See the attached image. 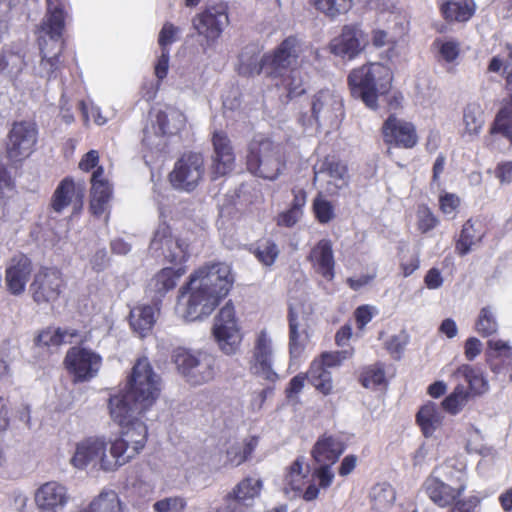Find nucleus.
Returning <instances> with one entry per match:
<instances>
[{"instance_id": "obj_9", "label": "nucleus", "mask_w": 512, "mask_h": 512, "mask_svg": "<svg viewBox=\"0 0 512 512\" xmlns=\"http://www.w3.org/2000/svg\"><path fill=\"white\" fill-rule=\"evenodd\" d=\"M143 407H152L160 395L161 377L154 372L146 357L134 364L124 388Z\"/></svg>"}, {"instance_id": "obj_44", "label": "nucleus", "mask_w": 512, "mask_h": 512, "mask_svg": "<svg viewBox=\"0 0 512 512\" xmlns=\"http://www.w3.org/2000/svg\"><path fill=\"white\" fill-rule=\"evenodd\" d=\"M455 375L463 378L475 394H482L488 390V382L479 369L470 365L460 366Z\"/></svg>"}, {"instance_id": "obj_63", "label": "nucleus", "mask_w": 512, "mask_h": 512, "mask_svg": "<svg viewBox=\"0 0 512 512\" xmlns=\"http://www.w3.org/2000/svg\"><path fill=\"white\" fill-rule=\"evenodd\" d=\"M464 354L467 360H474L482 351V343L475 337H470L466 340L464 346Z\"/></svg>"}, {"instance_id": "obj_62", "label": "nucleus", "mask_w": 512, "mask_h": 512, "mask_svg": "<svg viewBox=\"0 0 512 512\" xmlns=\"http://www.w3.org/2000/svg\"><path fill=\"white\" fill-rule=\"evenodd\" d=\"M374 308L369 305H362L355 311V319L360 329H363L368 324L374 315Z\"/></svg>"}, {"instance_id": "obj_26", "label": "nucleus", "mask_w": 512, "mask_h": 512, "mask_svg": "<svg viewBox=\"0 0 512 512\" xmlns=\"http://www.w3.org/2000/svg\"><path fill=\"white\" fill-rule=\"evenodd\" d=\"M384 141L402 148H412L417 143V135L413 124L390 115L383 124Z\"/></svg>"}, {"instance_id": "obj_51", "label": "nucleus", "mask_w": 512, "mask_h": 512, "mask_svg": "<svg viewBox=\"0 0 512 512\" xmlns=\"http://www.w3.org/2000/svg\"><path fill=\"white\" fill-rule=\"evenodd\" d=\"M362 385L366 388H375L385 382V371L382 365L375 364L365 368L361 375Z\"/></svg>"}, {"instance_id": "obj_4", "label": "nucleus", "mask_w": 512, "mask_h": 512, "mask_svg": "<svg viewBox=\"0 0 512 512\" xmlns=\"http://www.w3.org/2000/svg\"><path fill=\"white\" fill-rule=\"evenodd\" d=\"M47 12L41 29L45 36L39 38L41 59L33 67L34 75L51 80L60 69L59 56L62 53V33L65 26V0H46Z\"/></svg>"}, {"instance_id": "obj_46", "label": "nucleus", "mask_w": 512, "mask_h": 512, "mask_svg": "<svg viewBox=\"0 0 512 512\" xmlns=\"http://www.w3.org/2000/svg\"><path fill=\"white\" fill-rule=\"evenodd\" d=\"M308 379L311 384L324 395H328L333 388L332 376L330 371L314 361L308 372Z\"/></svg>"}, {"instance_id": "obj_30", "label": "nucleus", "mask_w": 512, "mask_h": 512, "mask_svg": "<svg viewBox=\"0 0 512 512\" xmlns=\"http://www.w3.org/2000/svg\"><path fill=\"white\" fill-rule=\"evenodd\" d=\"M315 271L328 281L333 280L335 273V261L333 255L332 244L330 240H320L311 250L309 254Z\"/></svg>"}, {"instance_id": "obj_10", "label": "nucleus", "mask_w": 512, "mask_h": 512, "mask_svg": "<svg viewBox=\"0 0 512 512\" xmlns=\"http://www.w3.org/2000/svg\"><path fill=\"white\" fill-rule=\"evenodd\" d=\"M212 333L222 353L232 356L239 352L243 334L231 302H227L215 316Z\"/></svg>"}, {"instance_id": "obj_2", "label": "nucleus", "mask_w": 512, "mask_h": 512, "mask_svg": "<svg viewBox=\"0 0 512 512\" xmlns=\"http://www.w3.org/2000/svg\"><path fill=\"white\" fill-rule=\"evenodd\" d=\"M303 42L296 36L285 38L273 51L264 54V74L275 86L286 92L288 99L305 93L306 81L303 72L296 67Z\"/></svg>"}, {"instance_id": "obj_34", "label": "nucleus", "mask_w": 512, "mask_h": 512, "mask_svg": "<svg viewBox=\"0 0 512 512\" xmlns=\"http://www.w3.org/2000/svg\"><path fill=\"white\" fill-rule=\"evenodd\" d=\"M261 48L256 43L246 45L240 52L238 72L243 76L259 75L264 72V55L260 57Z\"/></svg>"}, {"instance_id": "obj_27", "label": "nucleus", "mask_w": 512, "mask_h": 512, "mask_svg": "<svg viewBox=\"0 0 512 512\" xmlns=\"http://www.w3.org/2000/svg\"><path fill=\"white\" fill-rule=\"evenodd\" d=\"M32 272L30 259L23 255L14 256L6 268L5 282L8 291L13 295H21Z\"/></svg>"}, {"instance_id": "obj_15", "label": "nucleus", "mask_w": 512, "mask_h": 512, "mask_svg": "<svg viewBox=\"0 0 512 512\" xmlns=\"http://www.w3.org/2000/svg\"><path fill=\"white\" fill-rule=\"evenodd\" d=\"M205 174L204 158L199 153L184 154L169 175L172 186L183 191H193Z\"/></svg>"}, {"instance_id": "obj_35", "label": "nucleus", "mask_w": 512, "mask_h": 512, "mask_svg": "<svg viewBox=\"0 0 512 512\" xmlns=\"http://www.w3.org/2000/svg\"><path fill=\"white\" fill-rule=\"evenodd\" d=\"M262 488L263 482L260 478L246 477L226 497L237 500L238 504L243 505L247 512L254 499L260 495Z\"/></svg>"}, {"instance_id": "obj_33", "label": "nucleus", "mask_w": 512, "mask_h": 512, "mask_svg": "<svg viewBox=\"0 0 512 512\" xmlns=\"http://www.w3.org/2000/svg\"><path fill=\"white\" fill-rule=\"evenodd\" d=\"M160 312V305L152 302L151 305H140L130 311V326L139 336L144 337L153 328Z\"/></svg>"}, {"instance_id": "obj_48", "label": "nucleus", "mask_w": 512, "mask_h": 512, "mask_svg": "<svg viewBox=\"0 0 512 512\" xmlns=\"http://www.w3.org/2000/svg\"><path fill=\"white\" fill-rule=\"evenodd\" d=\"M251 250L258 261L265 266H271L279 255L277 245L269 239L258 241Z\"/></svg>"}, {"instance_id": "obj_11", "label": "nucleus", "mask_w": 512, "mask_h": 512, "mask_svg": "<svg viewBox=\"0 0 512 512\" xmlns=\"http://www.w3.org/2000/svg\"><path fill=\"white\" fill-rule=\"evenodd\" d=\"M344 116L342 98L335 91L325 89L316 93L310 102V114L303 113L299 122L311 126L313 122L319 125L337 124Z\"/></svg>"}, {"instance_id": "obj_47", "label": "nucleus", "mask_w": 512, "mask_h": 512, "mask_svg": "<svg viewBox=\"0 0 512 512\" xmlns=\"http://www.w3.org/2000/svg\"><path fill=\"white\" fill-rule=\"evenodd\" d=\"M74 193V182L66 178L60 182L52 197V208L61 213L71 202Z\"/></svg>"}, {"instance_id": "obj_8", "label": "nucleus", "mask_w": 512, "mask_h": 512, "mask_svg": "<svg viewBox=\"0 0 512 512\" xmlns=\"http://www.w3.org/2000/svg\"><path fill=\"white\" fill-rule=\"evenodd\" d=\"M172 360L185 381L199 386L212 381L216 375V358L203 350L176 348Z\"/></svg>"}, {"instance_id": "obj_53", "label": "nucleus", "mask_w": 512, "mask_h": 512, "mask_svg": "<svg viewBox=\"0 0 512 512\" xmlns=\"http://www.w3.org/2000/svg\"><path fill=\"white\" fill-rule=\"evenodd\" d=\"M187 502L183 497H167L154 503L155 512H183Z\"/></svg>"}, {"instance_id": "obj_42", "label": "nucleus", "mask_w": 512, "mask_h": 512, "mask_svg": "<svg viewBox=\"0 0 512 512\" xmlns=\"http://www.w3.org/2000/svg\"><path fill=\"white\" fill-rule=\"evenodd\" d=\"M24 56L19 52L5 51L0 55V73L14 81L25 66Z\"/></svg>"}, {"instance_id": "obj_43", "label": "nucleus", "mask_w": 512, "mask_h": 512, "mask_svg": "<svg viewBox=\"0 0 512 512\" xmlns=\"http://www.w3.org/2000/svg\"><path fill=\"white\" fill-rule=\"evenodd\" d=\"M78 337L75 329L58 328L54 331H43L36 338L37 345L40 346H59L63 343H72L73 339Z\"/></svg>"}, {"instance_id": "obj_24", "label": "nucleus", "mask_w": 512, "mask_h": 512, "mask_svg": "<svg viewBox=\"0 0 512 512\" xmlns=\"http://www.w3.org/2000/svg\"><path fill=\"white\" fill-rule=\"evenodd\" d=\"M368 44V36L355 24L345 25L340 36L331 43V51L349 59L357 56Z\"/></svg>"}, {"instance_id": "obj_5", "label": "nucleus", "mask_w": 512, "mask_h": 512, "mask_svg": "<svg viewBox=\"0 0 512 512\" xmlns=\"http://www.w3.org/2000/svg\"><path fill=\"white\" fill-rule=\"evenodd\" d=\"M138 402L124 389L110 396L108 408L112 420L122 428L118 439L140 452L148 435L144 415L151 407H143Z\"/></svg>"}, {"instance_id": "obj_57", "label": "nucleus", "mask_w": 512, "mask_h": 512, "mask_svg": "<svg viewBox=\"0 0 512 512\" xmlns=\"http://www.w3.org/2000/svg\"><path fill=\"white\" fill-rule=\"evenodd\" d=\"M179 29L172 23H165L159 33L158 43L161 50L169 49L168 46L176 41V35Z\"/></svg>"}, {"instance_id": "obj_31", "label": "nucleus", "mask_w": 512, "mask_h": 512, "mask_svg": "<svg viewBox=\"0 0 512 512\" xmlns=\"http://www.w3.org/2000/svg\"><path fill=\"white\" fill-rule=\"evenodd\" d=\"M103 172V168L98 167L91 177L90 210L96 216L102 215L107 210L112 194L109 183L103 178Z\"/></svg>"}, {"instance_id": "obj_58", "label": "nucleus", "mask_w": 512, "mask_h": 512, "mask_svg": "<svg viewBox=\"0 0 512 512\" xmlns=\"http://www.w3.org/2000/svg\"><path fill=\"white\" fill-rule=\"evenodd\" d=\"M459 44L455 41H446L440 44L439 53L446 62H453L459 56Z\"/></svg>"}, {"instance_id": "obj_20", "label": "nucleus", "mask_w": 512, "mask_h": 512, "mask_svg": "<svg viewBox=\"0 0 512 512\" xmlns=\"http://www.w3.org/2000/svg\"><path fill=\"white\" fill-rule=\"evenodd\" d=\"M62 277L59 270L55 268L40 269L30 284V292L37 304L55 301L62 287Z\"/></svg>"}, {"instance_id": "obj_50", "label": "nucleus", "mask_w": 512, "mask_h": 512, "mask_svg": "<svg viewBox=\"0 0 512 512\" xmlns=\"http://www.w3.org/2000/svg\"><path fill=\"white\" fill-rule=\"evenodd\" d=\"M353 0H316V8L330 18L347 13Z\"/></svg>"}, {"instance_id": "obj_49", "label": "nucleus", "mask_w": 512, "mask_h": 512, "mask_svg": "<svg viewBox=\"0 0 512 512\" xmlns=\"http://www.w3.org/2000/svg\"><path fill=\"white\" fill-rule=\"evenodd\" d=\"M469 393L464 385L458 384L454 391L447 396L441 403L442 410L450 414L459 413L467 403Z\"/></svg>"}, {"instance_id": "obj_14", "label": "nucleus", "mask_w": 512, "mask_h": 512, "mask_svg": "<svg viewBox=\"0 0 512 512\" xmlns=\"http://www.w3.org/2000/svg\"><path fill=\"white\" fill-rule=\"evenodd\" d=\"M38 141V128L32 121L14 122L7 136L6 155L13 162L18 163L28 158Z\"/></svg>"}, {"instance_id": "obj_21", "label": "nucleus", "mask_w": 512, "mask_h": 512, "mask_svg": "<svg viewBox=\"0 0 512 512\" xmlns=\"http://www.w3.org/2000/svg\"><path fill=\"white\" fill-rule=\"evenodd\" d=\"M452 470V465L445 463L434 470V475L427 479L426 491L430 499L440 507H446L454 503L461 491L464 489L462 485L455 488L446 484L441 477L448 479V475Z\"/></svg>"}, {"instance_id": "obj_52", "label": "nucleus", "mask_w": 512, "mask_h": 512, "mask_svg": "<svg viewBox=\"0 0 512 512\" xmlns=\"http://www.w3.org/2000/svg\"><path fill=\"white\" fill-rule=\"evenodd\" d=\"M313 211L316 219L322 224L329 223L335 216L331 202L324 199L320 194L313 201Z\"/></svg>"}, {"instance_id": "obj_60", "label": "nucleus", "mask_w": 512, "mask_h": 512, "mask_svg": "<svg viewBox=\"0 0 512 512\" xmlns=\"http://www.w3.org/2000/svg\"><path fill=\"white\" fill-rule=\"evenodd\" d=\"M488 348L493 351L491 357H506L512 360V348L503 340H489Z\"/></svg>"}, {"instance_id": "obj_23", "label": "nucleus", "mask_w": 512, "mask_h": 512, "mask_svg": "<svg viewBox=\"0 0 512 512\" xmlns=\"http://www.w3.org/2000/svg\"><path fill=\"white\" fill-rule=\"evenodd\" d=\"M314 180L326 182V192L335 195L348 185L347 167L333 157H327L314 166Z\"/></svg>"}, {"instance_id": "obj_25", "label": "nucleus", "mask_w": 512, "mask_h": 512, "mask_svg": "<svg viewBox=\"0 0 512 512\" xmlns=\"http://www.w3.org/2000/svg\"><path fill=\"white\" fill-rule=\"evenodd\" d=\"M212 173L214 178L230 173L235 164V154L231 141L224 131H214L212 135Z\"/></svg>"}, {"instance_id": "obj_22", "label": "nucleus", "mask_w": 512, "mask_h": 512, "mask_svg": "<svg viewBox=\"0 0 512 512\" xmlns=\"http://www.w3.org/2000/svg\"><path fill=\"white\" fill-rule=\"evenodd\" d=\"M34 500L40 512H64L70 502V494L65 485L48 481L37 488Z\"/></svg>"}, {"instance_id": "obj_18", "label": "nucleus", "mask_w": 512, "mask_h": 512, "mask_svg": "<svg viewBox=\"0 0 512 512\" xmlns=\"http://www.w3.org/2000/svg\"><path fill=\"white\" fill-rule=\"evenodd\" d=\"M65 365L75 382L89 381L97 375L101 357L91 350L72 347L66 354Z\"/></svg>"}, {"instance_id": "obj_61", "label": "nucleus", "mask_w": 512, "mask_h": 512, "mask_svg": "<svg viewBox=\"0 0 512 512\" xmlns=\"http://www.w3.org/2000/svg\"><path fill=\"white\" fill-rule=\"evenodd\" d=\"M333 464L318 465L315 469V475L319 479V484L322 488H327L331 485L334 479V473L331 470Z\"/></svg>"}, {"instance_id": "obj_6", "label": "nucleus", "mask_w": 512, "mask_h": 512, "mask_svg": "<svg viewBox=\"0 0 512 512\" xmlns=\"http://www.w3.org/2000/svg\"><path fill=\"white\" fill-rule=\"evenodd\" d=\"M391 80L390 69L380 63H370L354 69L348 76L352 95L360 98L371 109L377 108L378 96L389 91Z\"/></svg>"}, {"instance_id": "obj_36", "label": "nucleus", "mask_w": 512, "mask_h": 512, "mask_svg": "<svg viewBox=\"0 0 512 512\" xmlns=\"http://www.w3.org/2000/svg\"><path fill=\"white\" fill-rule=\"evenodd\" d=\"M416 419L425 437H430L442 423V408L434 402H428L421 407Z\"/></svg>"}, {"instance_id": "obj_29", "label": "nucleus", "mask_w": 512, "mask_h": 512, "mask_svg": "<svg viewBox=\"0 0 512 512\" xmlns=\"http://www.w3.org/2000/svg\"><path fill=\"white\" fill-rule=\"evenodd\" d=\"M185 273L183 267L174 268H163L158 272L148 284V294L150 295L152 302L161 304L162 298L166 293L175 288L177 281Z\"/></svg>"}, {"instance_id": "obj_56", "label": "nucleus", "mask_w": 512, "mask_h": 512, "mask_svg": "<svg viewBox=\"0 0 512 512\" xmlns=\"http://www.w3.org/2000/svg\"><path fill=\"white\" fill-rule=\"evenodd\" d=\"M14 183L10 173L3 166H0V202L12 197Z\"/></svg>"}, {"instance_id": "obj_54", "label": "nucleus", "mask_w": 512, "mask_h": 512, "mask_svg": "<svg viewBox=\"0 0 512 512\" xmlns=\"http://www.w3.org/2000/svg\"><path fill=\"white\" fill-rule=\"evenodd\" d=\"M490 368L499 380L504 381L508 373L512 374V360L506 357H492ZM508 378L512 382L510 376Z\"/></svg>"}, {"instance_id": "obj_64", "label": "nucleus", "mask_w": 512, "mask_h": 512, "mask_svg": "<svg viewBox=\"0 0 512 512\" xmlns=\"http://www.w3.org/2000/svg\"><path fill=\"white\" fill-rule=\"evenodd\" d=\"M460 200L455 194L446 193L440 197V208L445 214H452L459 206Z\"/></svg>"}, {"instance_id": "obj_39", "label": "nucleus", "mask_w": 512, "mask_h": 512, "mask_svg": "<svg viewBox=\"0 0 512 512\" xmlns=\"http://www.w3.org/2000/svg\"><path fill=\"white\" fill-rule=\"evenodd\" d=\"M304 461L303 458H297L289 467L287 474L284 478V493L290 497H296L304 485V479L307 476L308 469L303 471Z\"/></svg>"}, {"instance_id": "obj_12", "label": "nucleus", "mask_w": 512, "mask_h": 512, "mask_svg": "<svg viewBox=\"0 0 512 512\" xmlns=\"http://www.w3.org/2000/svg\"><path fill=\"white\" fill-rule=\"evenodd\" d=\"M185 122L184 114L174 107L159 110L152 127L144 129L143 144L151 150H164L166 136L178 133L185 126Z\"/></svg>"}, {"instance_id": "obj_28", "label": "nucleus", "mask_w": 512, "mask_h": 512, "mask_svg": "<svg viewBox=\"0 0 512 512\" xmlns=\"http://www.w3.org/2000/svg\"><path fill=\"white\" fill-rule=\"evenodd\" d=\"M508 59L505 62L506 88L511 94L509 102L498 112L491 133H501L512 141V45H508Z\"/></svg>"}, {"instance_id": "obj_17", "label": "nucleus", "mask_w": 512, "mask_h": 512, "mask_svg": "<svg viewBox=\"0 0 512 512\" xmlns=\"http://www.w3.org/2000/svg\"><path fill=\"white\" fill-rule=\"evenodd\" d=\"M228 22V15L222 6L207 8L193 18L194 29L205 39V44H201L204 50L216 42Z\"/></svg>"}, {"instance_id": "obj_19", "label": "nucleus", "mask_w": 512, "mask_h": 512, "mask_svg": "<svg viewBox=\"0 0 512 512\" xmlns=\"http://www.w3.org/2000/svg\"><path fill=\"white\" fill-rule=\"evenodd\" d=\"M309 315L303 305H289V353L291 358H298L309 340Z\"/></svg>"}, {"instance_id": "obj_3", "label": "nucleus", "mask_w": 512, "mask_h": 512, "mask_svg": "<svg viewBox=\"0 0 512 512\" xmlns=\"http://www.w3.org/2000/svg\"><path fill=\"white\" fill-rule=\"evenodd\" d=\"M138 453L124 440L117 438L114 441H107L104 437L93 436L76 444L70 463L80 470L91 467L111 472L128 463Z\"/></svg>"}, {"instance_id": "obj_37", "label": "nucleus", "mask_w": 512, "mask_h": 512, "mask_svg": "<svg viewBox=\"0 0 512 512\" xmlns=\"http://www.w3.org/2000/svg\"><path fill=\"white\" fill-rule=\"evenodd\" d=\"M441 12L449 22H466L475 13V4L468 0H451L441 5Z\"/></svg>"}, {"instance_id": "obj_16", "label": "nucleus", "mask_w": 512, "mask_h": 512, "mask_svg": "<svg viewBox=\"0 0 512 512\" xmlns=\"http://www.w3.org/2000/svg\"><path fill=\"white\" fill-rule=\"evenodd\" d=\"M273 340L266 329L260 330L254 340L250 370L253 374L270 382L278 380L273 368Z\"/></svg>"}, {"instance_id": "obj_45", "label": "nucleus", "mask_w": 512, "mask_h": 512, "mask_svg": "<svg viewBox=\"0 0 512 512\" xmlns=\"http://www.w3.org/2000/svg\"><path fill=\"white\" fill-rule=\"evenodd\" d=\"M496 310L492 306H485L479 311L475 322V330L483 337H489L498 331Z\"/></svg>"}, {"instance_id": "obj_32", "label": "nucleus", "mask_w": 512, "mask_h": 512, "mask_svg": "<svg viewBox=\"0 0 512 512\" xmlns=\"http://www.w3.org/2000/svg\"><path fill=\"white\" fill-rule=\"evenodd\" d=\"M345 450V444L336 437L322 436L317 440L312 457L317 465L334 464Z\"/></svg>"}, {"instance_id": "obj_59", "label": "nucleus", "mask_w": 512, "mask_h": 512, "mask_svg": "<svg viewBox=\"0 0 512 512\" xmlns=\"http://www.w3.org/2000/svg\"><path fill=\"white\" fill-rule=\"evenodd\" d=\"M303 211H298L290 207L287 211L282 212L277 217V224L284 227L294 226L302 217Z\"/></svg>"}, {"instance_id": "obj_7", "label": "nucleus", "mask_w": 512, "mask_h": 512, "mask_svg": "<svg viewBox=\"0 0 512 512\" xmlns=\"http://www.w3.org/2000/svg\"><path fill=\"white\" fill-rule=\"evenodd\" d=\"M285 167V152L280 144L262 136L252 139L247 154V168L251 173L267 180H275Z\"/></svg>"}, {"instance_id": "obj_41", "label": "nucleus", "mask_w": 512, "mask_h": 512, "mask_svg": "<svg viewBox=\"0 0 512 512\" xmlns=\"http://www.w3.org/2000/svg\"><path fill=\"white\" fill-rule=\"evenodd\" d=\"M482 237L483 233L475 228L471 220H468L463 225L459 239L456 242V252L461 256L468 254L482 240Z\"/></svg>"}, {"instance_id": "obj_38", "label": "nucleus", "mask_w": 512, "mask_h": 512, "mask_svg": "<svg viewBox=\"0 0 512 512\" xmlns=\"http://www.w3.org/2000/svg\"><path fill=\"white\" fill-rule=\"evenodd\" d=\"M484 122L481 105L476 102L467 104L463 111V137H468L469 139L477 137L482 130Z\"/></svg>"}, {"instance_id": "obj_1", "label": "nucleus", "mask_w": 512, "mask_h": 512, "mask_svg": "<svg viewBox=\"0 0 512 512\" xmlns=\"http://www.w3.org/2000/svg\"><path fill=\"white\" fill-rule=\"evenodd\" d=\"M234 283L231 267L223 262L206 264L195 271L180 290L178 310L185 321L208 317Z\"/></svg>"}, {"instance_id": "obj_55", "label": "nucleus", "mask_w": 512, "mask_h": 512, "mask_svg": "<svg viewBox=\"0 0 512 512\" xmlns=\"http://www.w3.org/2000/svg\"><path fill=\"white\" fill-rule=\"evenodd\" d=\"M418 229L422 233H427L438 225V219L427 207H422L418 210Z\"/></svg>"}, {"instance_id": "obj_40", "label": "nucleus", "mask_w": 512, "mask_h": 512, "mask_svg": "<svg viewBox=\"0 0 512 512\" xmlns=\"http://www.w3.org/2000/svg\"><path fill=\"white\" fill-rule=\"evenodd\" d=\"M82 512H121V504L117 493L113 490H103L94 497Z\"/></svg>"}, {"instance_id": "obj_13", "label": "nucleus", "mask_w": 512, "mask_h": 512, "mask_svg": "<svg viewBox=\"0 0 512 512\" xmlns=\"http://www.w3.org/2000/svg\"><path fill=\"white\" fill-rule=\"evenodd\" d=\"M149 251L153 257L163 258L175 265H181L190 256L187 240L174 236L170 227L165 223L159 224L155 230Z\"/></svg>"}]
</instances>
